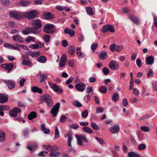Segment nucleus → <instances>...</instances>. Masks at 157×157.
Returning a JSON list of instances; mask_svg holds the SVG:
<instances>
[{"instance_id":"obj_1","label":"nucleus","mask_w":157,"mask_h":157,"mask_svg":"<svg viewBox=\"0 0 157 157\" xmlns=\"http://www.w3.org/2000/svg\"><path fill=\"white\" fill-rule=\"evenodd\" d=\"M41 100L42 102L44 101L47 104V105L50 107L53 105V101L50 96L48 94H44L41 97Z\"/></svg>"},{"instance_id":"obj_2","label":"nucleus","mask_w":157,"mask_h":157,"mask_svg":"<svg viewBox=\"0 0 157 157\" xmlns=\"http://www.w3.org/2000/svg\"><path fill=\"white\" fill-rule=\"evenodd\" d=\"M54 27V25L52 24H47L45 25L43 31L47 34H53L56 32Z\"/></svg>"},{"instance_id":"obj_3","label":"nucleus","mask_w":157,"mask_h":157,"mask_svg":"<svg viewBox=\"0 0 157 157\" xmlns=\"http://www.w3.org/2000/svg\"><path fill=\"white\" fill-rule=\"evenodd\" d=\"M39 14V13L36 10L24 12V18H26L28 19H33Z\"/></svg>"},{"instance_id":"obj_4","label":"nucleus","mask_w":157,"mask_h":157,"mask_svg":"<svg viewBox=\"0 0 157 157\" xmlns=\"http://www.w3.org/2000/svg\"><path fill=\"white\" fill-rule=\"evenodd\" d=\"M9 15L10 17H13L17 20L24 18V12L11 10L9 12Z\"/></svg>"},{"instance_id":"obj_5","label":"nucleus","mask_w":157,"mask_h":157,"mask_svg":"<svg viewBox=\"0 0 157 157\" xmlns=\"http://www.w3.org/2000/svg\"><path fill=\"white\" fill-rule=\"evenodd\" d=\"M32 25L33 26L31 27L34 31L36 32V34L39 33V31L37 30L42 27L40 20L39 19L33 20L32 23Z\"/></svg>"},{"instance_id":"obj_6","label":"nucleus","mask_w":157,"mask_h":157,"mask_svg":"<svg viewBox=\"0 0 157 157\" xmlns=\"http://www.w3.org/2000/svg\"><path fill=\"white\" fill-rule=\"evenodd\" d=\"M48 84L50 87L54 91L58 94H61L63 92V90L56 84H53L52 82H49Z\"/></svg>"},{"instance_id":"obj_7","label":"nucleus","mask_w":157,"mask_h":157,"mask_svg":"<svg viewBox=\"0 0 157 157\" xmlns=\"http://www.w3.org/2000/svg\"><path fill=\"white\" fill-rule=\"evenodd\" d=\"M60 106V103L59 102H57L52 108L50 111V113L52 115V117H55L56 116L59 110Z\"/></svg>"},{"instance_id":"obj_8","label":"nucleus","mask_w":157,"mask_h":157,"mask_svg":"<svg viewBox=\"0 0 157 157\" xmlns=\"http://www.w3.org/2000/svg\"><path fill=\"white\" fill-rule=\"evenodd\" d=\"M102 31L103 33H106L108 31L113 33H114L115 32V30L114 27L110 25H104L102 27Z\"/></svg>"},{"instance_id":"obj_9","label":"nucleus","mask_w":157,"mask_h":157,"mask_svg":"<svg viewBox=\"0 0 157 157\" xmlns=\"http://www.w3.org/2000/svg\"><path fill=\"white\" fill-rule=\"evenodd\" d=\"M21 111L20 109L17 107H15L13 109L9 111V115L11 117H16L17 116V113H20Z\"/></svg>"},{"instance_id":"obj_10","label":"nucleus","mask_w":157,"mask_h":157,"mask_svg":"<svg viewBox=\"0 0 157 157\" xmlns=\"http://www.w3.org/2000/svg\"><path fill=\"white\" fill-rule=\"evenodd\" d=\"M75 89L79 92L83 91L86 87V84L82 82H80L75 84Z\"/></svg>"},{"instance_id":"obj_11","label":"nucleus","mask_w":157,"mask_h":157,"mask_svg":"<svg viewBox=\"0 0 157 157\" xmlns=\"http://www.w3.org/2000/svg\"><path fill=\"white\" fill-rule=\"evenodd\" d=\"M6 84L10 90H13L15 88V83L11 80H2Z\"/></svg>"},{"instance_id":"obj_12","label":"nucleus","mask_w":157,"mask_h":157,"mask_svg":"<svg viewBox=\"0 0 157 157\" xmlns=\"http://www.w3.org/2000/svg\"><path fill=\"white\" fill-rule=\"evenodd\" d=\"M1 67L10 72L14 67V65L12 63H6L2 65Z\"/></svg>"},{"instance_id":"obj_13","label":"nucleus","mask_w":157,"mask_h":157,"mask_svg":"<svg viewBox=\"0 0 157 157\" xmlns=\"http://www.w3.org/2000/svg\"><path fill=\"white\" fill-rule=\"evenodd\" d=\"M22 33L24 35H27L29 34L30 33H32L34 34H36V32L34 31L31 27H27L23 30Z\"/></svg>"},{"instance_id":"obj_14","label":"nucleus","mask_w":157,"mask_h":157,"mask_svg":"<svg viewBox=\"0 0 157 157\" xmlns=\"http://www.w3.org/2000/svg\"><path fill=\"white\" fill-rule=\"evenodd\" d=\"M109 67L112 70H115L117 69L119 67L118 64L114 61H111L109 64Z\"/></svg>"},{"instance_id":"obj_15","label":"nucleus","mask_w":157,"mask_h":157,"mask_svg":"<svg viewBox=\"0 0 157 157\" xmlns=\"http://www.w3.org/2000/svg\"><path fill=\"white\" fill-rule=\"evenodd\" d=\"M154 58L152 56H147L146 59V64L147 65H151L154 63Z\"/></svg>"},{"instance_id":"obj_16","label":"nucleus","mask_w":157,"mask_h":157,"mask_svg":"<svg viewBox=\"0 0 157 157\" xmlns=\"http://www.w3.org/2000/svg\"><path fill=\"white\" fill-rule=\"evenodd\" d=\"M8 96L5 94L1 93V104H4L8 101Z\"/></svg>"},{"instance_id":"obj_17","label":"nucleus","mask_w":157,"mask_h":157,"mask_svg":"<svg viewBox=\"0 0 157 157\" xmlns=\"http://www.w3.org/2000/svg\"><path fill=\"white\" fill-rule=\"evenodd\" d=\"M111 132L112 133H115L118 132L120 130V127L118 125L116 124L110 128Z\"/></svg>"},{"instance_id":"obj_18","label":"nucleus","mask_w":157,"mask_h":157,"mask_svg":"<svg viewBox=\"0 0 157 157\" xmlns=\"http://www.w3.org/2000/svg\"><path fill=\"white\" fill-rule=\"evenodd\" d=\"M13 40L15 41H17L21 43L24 42V38L22 37L20 35H14L13 37Z\"/></svg>"},{"instance_id":"obj_19","label":"nucleus","mask_w":157,"mask_h":157,"mask_svg":"<svg viewBox=\"0 0 157 157\" xmlns=\"http://www.w3.org/2000/svg\"><path fill=\"white\" fill-rule=\"evenodd\" d=\"M64 32L65 33L69 34L71 37L73 36L75 34V32L74 30L69 29L68 28L65 29Z\"/></svg>"},{"instance_id":"obj_20","label":"nucleus","mask_w":157,"mask_h":157,"mask_svg":"<svg viewBox=\"0 0 157 157\" xmlns=\"http://www.w3.org/2000/svg\"><path fill=\"white\" fill-rule=\"evenodd\" d=\"M31 90L34 93H38L39 94H41L43 92V91L41 89L36 86H33L32 87H31Z\"/></svg>"},{"instance_id":"obj_21","label":"nucleus","mask_w":157,"mask_h":157,"mask_svg":"<svg viewBox=\"0 0 157 157\" xmlns=\"http://www.w3.org/2000/svg\"><path fill=\"white\" fill-rule=\"evenodd\" d=\"M129 19L133 22L136 24H139V20L137 17L135 16L130 15L129 16Z\"/></svg>"},{"instance_id":"obj_22","label":"nucleus","mask_w":157,"mask_h":157,"mask_svg":"<svg viewBox=\"0 0 157 157\" xmlns=\"http://www.w3.org/2000/svg\"><path fill=\"white\" fill-rule=\"evenodd\" d=\"M27 53L32 57H36L40 54L39 51H37L36 52H27Z\"/></svg>"},{"instance_id":"obj_23","label":"nucleus","mask_w":157,"mask_h":157,"mask_svg":"<svg viewBox=\"0 0 157 157\" xmlns=\"http://www.w3.org/2000/svg\"><path fill=\"white\" fill-rule=\"evenodd\" d=\"M37 116L36 113L34 111L31 112L28 116V119L31 120L36 118Z\"/></svg>"},{"instance_id":"obj_24","label":"nucleus","mask_w":157,"mask_h":157,"mask_svg":"<svg viewBox=\"0 0 157 157\" xmlns=\"http://www.w3.org/2000/svg\"><path fill=\"white\" fill-rule=\"evenodd\" d=\"M38 75H39L40 77V81L41 83H42L43 82L45 81L47 78V75L46 74H39Z\"/></svg>"},{"instance_id":"obj_25","label":"nucleus","mask_w":157,"mask_h":157,"mask_svg":"<svg viewBox=\"0 0 157 157\" xmlns=\"http://www.w3.org/2000/svg\"><path fill=\"white\" fill-rule=\"evenodd\" d=\"M73 139V136L72 134L71 133H69L68 135L67 139V144L69 147H71V142Z\"/></svg>"},{"instance_id":"obj_26","label":"nucleus","mask_w":157,"mask_h":157,"mask_svg":"<svg viewBox=\"0 0 157 157\" xmlns=\"http://www.w3.org/2000/svg\"><path fill=\"white\" fill-rule=\"evenodd\" d=\"M41 129L44 132L45 134H48L49 133V129L45 128V125L44 123H42L41 124Z\"/></svg>"},{"instance_id":"obj_27","label":"nucleus","mask_w":157,"mask_h":157,"mask_svg":"<svg viewBox=\"0 0 157 157\" xmlns=\"http://www.w3.org/2000/svg\"><path fill=\"white\" fill-rule=\"evenodd\" d=\"M32 62L30 60H23L22 62L23 65H27L29 66H32Z\"/></svg>"},{"instance_id":"obj_28","label":"nucleus","mask_w":157,"mask_h":157,"mask_svg":"<svg viewBox=\"0 0 157 157\" xmlns=\"http://www.w3.org/2000/svg\"><path fill=\"white\" fill-rule=\"evenodd\" d=\"M128 155L129 157H141L139 154H137L133 151L128 152Z\"/></svg>"},{"instance_id":"obj_29","label":"nucleus","mask_w":157,"mask_h":157,"mask_svg":"<svg viewBox=\"0 0 157 157\" xmlns=\"http://www.w3.org/2000/svg\"><path fill=\"white\" fill-rule=\"evenodd\" d=\"M77 54L78 56L82 58H84L86 57V55L85 54H82L81 52V49L79 47H77L76 49Z\"/></svg>"},{"instance_id":"obj_30","label":"nucleus","mask_w":157,"mask_h":157,"mask_svg":"<svg viewBox=\"0 0 157 157\" xmlns=\"http://www.w3.org/2000/svg\"><path fill=\"white\" fill-rule=\"evenodd\" d=\"M68 51L70 55H74L75 52V47L72 45H71L68 48Z\"/></svg>"},{"instance_id":"obj_31","label":"nucleus","mask_w":157,"mask_h":157,"mask_svg":"<svg viewBox=\"0 0 157 157\" xmlns=\"http://www.w3.org/2000/svg\"><path fill=\"white\" fill-rule=\"evenodd\" d=\"M37 61L41 63H45L47 61L46 57L44 56H41L38 59Z\"/></svg>"},{"instance_id":"obj_32","label":"nucleus","mask_w":157,"mask_h":157,"mask_svg":"<svg viewBox=\"0 0 157 157\" xmlns=\"http://www.w3.org/2000/svg\"><path fill=\"white\" fill-rule=\"evenodd\" d=\"M30 3L29 1H21L19 2V5L22 6H26Z\"/></svg>"},{"instance_id":"obj_33","label":"nucleus","mask_w":157,"mask_h":157,"mask_svg":"<svg viewBox=\"0 0 157 157\" xmlns=\"http://www.w3.org/2000/svg\"><path fill=\"white\" fill-rule=\"evenodd\" d=\"M82 130L84 132L88 134H91L93 132V130L88 127L85 126L83 127Z\"/></svg>"},{"instance_id":"obj_34","label":"nucleus","mask_w":157,"mask_h":157,"mask_svg":"<svg viewBox=\"0 0 157 157\" xmlns=\"http://www.w3.org/2000/svg\"><path fill=\"white\" fill-rule=\"evenodd\" d=\"M86 11L87 13L90 15H93L94 14L92 8L90 6H87L86 7Z\"/></svg>"},{"instance_id":"obj_35","label":"nucleus","mask_w":157,"mask_h":157,"mask_svg":"<svg viewBox=\"0 0 157 157\" xmlns=\"http://www.w3.org/2000/svg\"><path fill=\"white\" fill-rule=\"evenodd\" d=\"M60 153L58 151H56V152H54L53 151H51L49 154V155L51 157H59L60 156Z\"/></svg>"},{"instance_id":"obj_36","label":"nucleus","mask_w":157,"mask_h":157,"mask_svg":"<svg viewBox=\"0 0 157 157\" xmlns=\"http://www.w3.org/2000/svg\"><path fill=\"white\" fill-rule=\"evenodd\" d=\"M99 91L100 93L105 94L107 92V88L105 86H102L100 87Z\"/></svg>"},{"instance_id":"obj_37","label":"nucleus","mask_w":157,"mask_h":157,"mask_svg":"<svg viewBox=\"0 0 157 157\" xmlns=\"http://www.w3.org/2000/svg\"><path fill=\"white\" fill-rule=\"evenodd\" d=\"M45 19L46 20L51 19L53 18V16L51 12H46L45 14Z\"/></svg>"},{"instance_id":"obj_38","label":"nucleus","mask_w":157,"mask_h":157,"mask_svg":"<svg viewBox=\"0 0 157 157\" xmlns=\"http://www.w3.org/2000/svg\"><path fill=\"white\" fill-rule=\"evenodd\" d=\"M29 47L32 49H37L39 48H41L42 46L40 47L39 45L37 44H31Z\"/></svg>"},{"instance_id":"obj_39","label":"nucleus","mask_w":157,"mask_h":157,"mask_svg":"<svg viewBox=\"0 0 157 157\" xmlns=\"http://www.w3.org/2000/svg\"><path fill=\"white\" fill-rule=\"evenodd\" d=\"M75 137L77 139L78 144L80 146L82 145H83L82 141L80 136L77 134H76Z\"/></svg>"},{"instance_id":"obj_40","label":"nucleus","mask_w":157,"mask_h":157,"mask_svg":"<svg viewBox=\"0 0 157 157\" xmlns=\"http://www.w3.org/2000/svg\"><path fill=\"white\" fill-rule=\"evenodd\" d=\"M112 98L113 100L114 101H117L119 99V94L117 93H115L113 95Z\"/></svg>"},{"instance_id":"obj_41","label":"nucleus","mask_w":157,"mask_h":157,"mask_svg":"<svg viewBox=\"0 0 157 157\" xmlns=\"http://www.w3.org/2000/svg\"><path fill=\"white\" fill-rule=\"evenodd\" d=\"M107 55V53L105 51L101 52L99 54V57L101 59L104 60L105 59V56Z\"/></svg>"},{"instance_id":"obj_42","label":"nucleus","mask_w":157,"mask_h":157,"mask_svg":"<svg viewBox=\"0 0 157 157\" xmlns=\"http://www.w3.org/2000/svg\"><path fill=\"white\" fill-rule=\"evenodd\" d=\"M17 104L18 106L21 107H25L27 106V104L25 102H22L21 101H18Z\"/></svg>"},{"instance_id":"obj_43","label":"nucleus","mask_w":157,"mask_h":157,"mask_svg":"<svg viewBox=\"0 0 157 157\" xmlns=\"http://www.w3.org/2000/svg\"><path fill=\"white\" fill-rule=\"evenodd\" d=\"M50 37V35L44 34L43 36V39L45 42L48 43L49 41Z\"/></svg>"},{"instance_id":"obj_44","label":"nucleus","mask_w":157,"mask_h":157,"mask_svg":"<svg viewBox=\"0 0 157 157\" xmlns=\"http://www.w3.org/2000/svg\"><path fill=\"white\" fill-rule=\"evenodd\" d=\"M91 126L95 130H100V128L99 126L94 123L93 122H91Z\"/></svg>"},{"instance_id":"obj_45","label":"nucleus","mask_w":157,"mask_h":157,"mask_svg":"<svg viewBox=\"0 0 157 157\" xmlns=\"http://www.w3.org/2000/svg\"><path fill=\"white\" fill-rule=\"evenodd\" d=\"M55 134L54 138L55 140L57 139L59 137V132L57 126L55 127Z\"/></svg>"},{"instance_id":"obj_46","label":"nucleus","mask_w":157,"mask_h":157,"mask_svg":"<svg viewBox=\"0 0 157 157\" xmlns=\"http://www.w3.org/2000/svg\"><path fill=\"white\" fill-rule=\"evenodd\" d=\"M67 120V117L64 115H62L61 116L60 119V122L61 123L65 122Z\"/></svg>"},{"instance_id":"obj_47","label":"nucleus","mask_w":157,"mask_h":157,"mask_svg":"<svg viewBox=\"0 0 157 157\" xmlns=\"http://www.w3.org/2000/svg\"><path fill=\"white\" fill-rule=\"evenodd\" d=\"M37 146L36 145L35 146L32 145L31 146L28 145L27 146V147L28 149L30 151H33L36 149Z\"/></svg>"},{"instance_id":"obj_48","label":"nucleus","mask_w":157,"mask_h":157,"mask_svg":"<svg viewBox=\"0 0 157 157\" xmlns=\"http://www.w3.org/2000/svg\"><path fill=\"white\" fill-rule=\"evenodd\" d=\"M6 137L5 133L2 131L1 130V142L4 141Z\"/></svg>"},{"instance_id":"obj_49","label":"nucleus","mask_w":157,"mask_h":157,"mask_svg":"<svg viewBox=\"0 0 157 157\" xmlns=\"http://www.w3.org/2000/svg\"><path fill=\"white\" fill-rule=\"evenodd\" d=\"M146 147L145 144H141L138 145V148L140 150H144L146 148Z\"/></svg>"},{"instance_id":"obj_50","label":"nucleus","mask_w":157,"mask_h":157,"mask_svg":"<svg viewBox=\"0 0 157 157\" xmlns=\"http://www.w3.org/2000/svg\"><path fill=\"white\" fill-rule=\"evenodd\" d=\"M88 114V111L87 109H85L82 113V116L83 118H85L87 117Z\"/></svg>"},{"instance_id":"obj_51","label":"nucleus","mask_w":157,"mask_h":157,"mask_svg":"<svg viewBox=\"0 0 157 157\" xmlns=\"http://www.w3.org/2000/svg\"><path fill=\"white\" fill-rule=\"evenodd\" d=\"M66 60H60L59 62V67H63L66 65Z\"/></svg>"},{"instance_id":"obj_52","label":"nucleus","mask_w":157,"mask_h":157,"mask_svg":"<svg viewBox=\"0 0 157 157\" xmlns=\"http://www.w3.org/2000/svg\"><path fill=\"white\" fill-rule=\"evenodd\" d=\"M27 43H29L30 41H35V38L31 36H28L25 40Z\"/></svg>"},{"instance_id":"obj_53","label":"nucleus","mask_w":157,"mask_h":157,"mask_svg":"<svg viewBox=\"0 0 157 157\" xmlns=\"http://www.w3.org/2000/svg\"><path fill=\"white\" fill-rule=\"evenodd\" d=\"M74 105L76 107H80L82 106V104L77 101H75L73 102Z\"/></svg>"},{"instance_id":"obj_54","label":"nucleus","mask_w":157,"mask_h":157,"mask_svg":"<svg viewBox=\"0 0 157 157\" xmlns=\"http://www.w3.org/2000/svg\"><path fill=\"white\" fill-rule=\"evenodd\" d=\"M154 75V73L152 70L151 69H148V72L147 74V76L148 78H150L151 77L153 76Z\"/></svg>"},{"instance_id":"obj_55","label":"nucleus","mask_w":157,"mask_h":157,"mask_svg":"<svg viewBox=\"0 0 157 157\" xmlns=\"http://www.w3.org/2000/svg\"><path fill=\"white\" fill-rule=\"evenodd\" d=\"M140 129L143 131L148 132L149 131V128L148 127L143 126L140 127Z\"/></svg>"},{"instance_id":"obj_56","label":"nucleus","mask_w":157,"mask_h":157,"mask_svg":"<svg viewBox=\"0 0 157 157\" xmlns=\"http://www.w3.org/2000/svg\"><path fill=\"white\" fill-rule=\"evenodd\" d=\"M48 153L47 151H41L39 153L38 155L39 156L44 157Z\"/></svg>"},{"instance_id":"obj_57","label":"nucleus","mask_w":157,"mask_h":157,"mask_svg":"<svg viewBox=\"0 0 157 157\" xmlns=\"http://www.w3.org/2000/svg\"><path fill=\"white\" fill-rule=\"evenodd\" d=\"M150 115H144L143 116L140 117L139 119V121H143L145 120L148 118L150 117Z\"/></svg>"},{"instance_id":"obj_58","label":"nucleus","mask_w":157,"mask_h":157,"mask_svg":"<svg viewBox=\"0 0 157 157\" xmlns=\"http://www.w3.org/2000/svg\"><path fill=\"white\" fill-rule=\"evenodd\" d=\"M29 130L28 128H25L23 131V134L24 136H27L29 134Z\"/></svg>"},{"instance_id":"obj_59","label":"nucleus","mask_w":157,"mask_h":157,"mask_svg":"<svg viewBox=\"0 0 157 157\" xmlns=\"http://www.w3.org/2000/svg\"><path fill=\"white\" fill-rule=\"evenodd\" d=\"M8 27L10 28H13L15 26V24L13 21H10L8 23Z\"/></svg>"},{"instance_id":"obj_60","label":"nucleus","mask_w":157,"mask_h":157,"mask_svg":"<svg viewBox=\"0 0 157 157\" xmlns=\"http://www.w3.org/2000/svg\"><path fill=\"white\" fill-rule=\"evenodd\" d=\"M136 64L138 67H141L142 65V62L140 58H138L136 59Z\"/></svg>"},{"instance_id":"obj_61","label":"nucleus","mask_w":157,"mask_h":157,"mask_svg":"<svg viewBox=\"0 0 157 157\" xmlns=\"http://www.w3.org/2000/svg\"><path fill=\"white\" fill-rule=\"evenodd\" d=\"M93 90V87L92 86H88L86 90V92L87 93H90Z\"/></svg>"},{"instance_id":"obj_62","label":"nucleus","mask_w":157,"mask_h":157,"mask_svg":"<svg viewBox=\"0 0 157 157\" xmlns=\"http://www.w3.org/2000/svg\"><path fill=\"white\" fill-rule=\"evenodd\" d=\"M9 109V107L7 105H1V110H8Z\"/></svg>"},{"instance_id":"obj_63","label":"nucleus","mask_w":157,"mask_h":157,"mask_svg":"<svg viewBox=\"0 0 157 157\" xmlns=\"http://www.w3.org/2000/svg\"><path fill=\"white\" fill-rule=\"evenodd\" d=\"M116 44H113L110 45V49L112 52H113L116 50Z\"/></svg>"},{"instance_id":"obj_64","label":"nucleus","mask_w":157,"mask_h":157,"mask_svg":"<svg viewBox=\"0 0 157 157\" xmlns=\"http://www.w3.org/2000/svg\"><path fill=\"white\" fill-rule=\"evenodd\" d=\"M103 72L105 75H107L109 73V71L107 68L105 67L103 69Z\"/></svg>"}]
</instances>
